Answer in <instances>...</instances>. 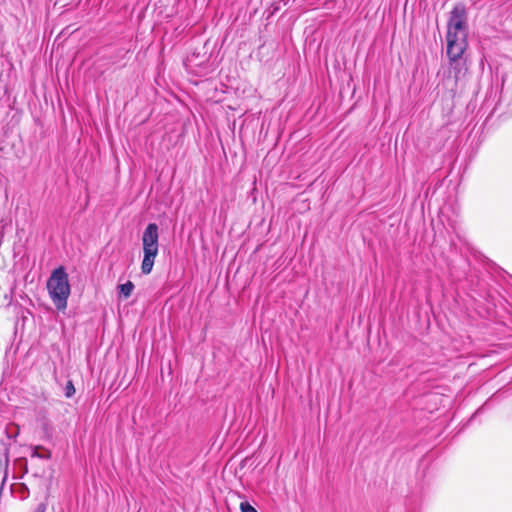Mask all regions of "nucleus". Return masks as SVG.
<instances>
[{"instance_id":"1","label":"nucleus","mask_w":512,"mask_h":512,"mask_svg":"<svg viewBox=\"0 0 512 512\" xmlns=\"http://www.w3.org/2000/svg\"><path fill=\"white\" fill-rule=\"evenodd\" d=\"M467 33L468 27L465 9L461 6H456L451 11L447 27L446 42L449 60L456 61L462 59L468 46Z\"/></svg>"},{"instance_id":"2","label":"nucleus","mask_w":512,"mask_h":512,"mask_svg":"<svg viewBox=\"0 0 512 512\" xmlns=\"http://www.w3.org/2000/svg\"><path fill=\"white\" fill-rule=\"evenodd\" d=\"M49 296L58 310L67 307V300L70 295V284L68 274L63 266L54 269L47 281Z\"/></svg>"},{"instance_id":"3","label":"nucleus","mask_w":512,"mask_h":512,"mask_svg":"<svg viewBox=\"0 0 512 512\" xmlns=\"http://www.w3.org/2000/svg\"><path fill=\"white\" fill-rule=\"evenodd\" d=\"M159 229L156 223H149L142 235L143 260L141 272L145 275L151 273L155 258L159 251Z\"/></svg>"},{"instance_id":"4","label":"nucleus","mask_w":512,"mask_h":512,"mask_svg":"<svg viewBox=\"0 0 512 512\" xmlns=\"http://www.w3.org/2000/svg\"><path fill=\"white\" fill-rule=\"evenodd\" d=\"M120 296L125 299L129 298L134 290V284L131 281H127L124 284L118 286Z\"/></svg>"},{"instance_id":"5","label":"nucleus","mask_w":512,"mask_h":512,"mask_svg":"<svg viewBox=\"0 0 512 512\" xmlns=\"http://www.w3.org/2000/svg\"><path fill=\"white\" fill-rule=\"evenodd\" d=\"M450 67L455 72V79L458 80L460 75L462 74L463 70H466L464 68V65L461 63V59H458L456 61L450 60Z\"/></svg>"},{"instance_id":"6","label":"nucleus","mask_w":512,"mask_h":512,"mask_svg":"<svg viewBox=\"0 0 512 512\" xmlns=\"http://www.w3.org/2000/svg\"><path fill=\"white\" fill-rule=\"evenodd\" d=\"M75 394V388H74V385L71 381H68V383L66 384V387H65V396L67 398H70L72 397L73 395Z\"/></svg>"},{"instance_id":"7","label":"nucleus","mask_w":512,"mask_h":512,"mask_svg":"<svg viewBox=\"0 0 512 512\" xmlns=\"http://www.w3.org/2000/svg\"><path fill=\"white\" fill-rule=\"evenodd\" d=\"M241 512H257V510L251 506L247 501L241 502L240 504Z\"/></svg>"}]
</instances>
